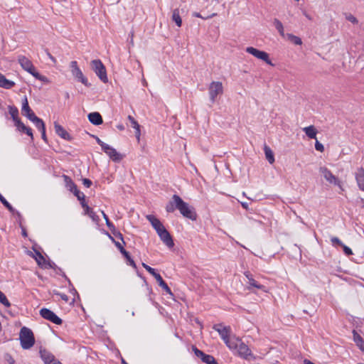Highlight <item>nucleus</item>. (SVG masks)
Returning <instances> with one entry per match:
<instances>
[{
	"label": "nucleus",
	"mask_w": 364,
	"mask_h": 364,
	"mask_svg": "<svg viewBox=\"0 0 364 364\" xmlns=\"http://www.w3.org/2000/svg\"><path fill=\"white\" fill-rule=\"evenodd\" d=\"M19 340L21 348L25 350L30 349L35 344V337L33 331L26 326L22 327L20 330Z\"/></svg>",
	"instance_id": "obj_1"
},
{
	"label": "nucleus",
	"mask_w": 364,
	"mask_h": 364,
	"mask_svg": "<svg viewBox=\"0 0 364 364\" xmlns=\"http://www.w3.org/2000/svg\"><path fill=\"white\" fill-rule=\"evenodd\" d=\"M213 329L218 332L221 338L229 348H237V343L238 342L230 339V333L231 331L230 326H223L221 323H219L214 325Z\"/></svg>",
	"instance_id": "obj_2"
},
{
	"label": "nucleus",
	"mask_w": 364,
	"mask_h": 364,
	"mask_svg": "<svg viewBox=\"0 0 364 364\" xmlns=\"http://www.w3.org/2000/svg\"><path fill=\"white\" fill-rule=\"evenodd\" d=\"M91 68L95 74L98 76L101 81L104 83L108 82L107 75V71L105 66L103 65L102 61L99 59L93 60L90 63Z\"/></svg>",
	"instance_id": "obj_3"
},
{
	"label": "nucleus",
	"mask_w": 364,
	"mask_h": 364,
	"mask_svg": "<svg viewBox=\"0 0 364 364\" xmlns=\"http://www.w3.org/2000/svg\"><path fill=\"white\" fill-rule=\"evenodd\" d=\"M143 267L150 273L156 280L159 287H161L167 294L172 295V291L168 284L164 282L162 277L156 272V269L142 262Z\"/></svg>",
	"instance_id": "obj_4"
},
{
	"label": "nucleus",
	"mask_w": 364,
	"mask_h": 364,
	"mask_svg": "<svg viewBox=\"0 0 364 364\" xmlns=\"http://www.w3.org/2000/svg\"><path fill=\"white\" fill-rule=\"evenodd\" d=\"M70 67L73 76L79 82H82L85 86L90 87L91 84L88 82L86 77L84 76L82 72L79 68L77 61L70 62Z\"/></svg>",
	"instance_id": "obj_5"
},
{
	"label": "nucleus",
	"mask_w": 364,
	"mask_h": 364,
	"mask_svg": "<svg viewBox=\"0 0 364 364\" xmlns=\"http://www.w3.org/2000/svg\"><path fill=\"white\" fill-rule=\"evenodd\" d=\"M234 341L238 342L237 343V348H234L237 350V354L241 358L245 360H255V357L252 354L251 350L249 347L245 344L239 338L234 339Z\"/></svg>",
	"instance_id": "obj_6"
},
{
	"label": "nucleus",
	"mask_w": 364,
	"mask_h": 364,
	"mask_svg": "<svg viewBox=\"0 0 364 364\" xmlns=\"http://www.w3.org/2000/svg\"><path fill=\"white\" fill-rule=\"evenodd\" d=\"M180 213L186 218H188L191 220H196L197 219V213L195 211L193 207H191L188 203L185 202L184 200L181 203L180 208H178Z\"/></svg>",
	"instance_id": "obj_7"
},
{
	"label": "nucleus",
	"mask_w": 364,
	"mask_h": 364,
	"mask_svg": "<svg viewBox=\"0 0 364 364\" xmlns=\"http://www.w3.org/2000/svg\"><path fill=\"white\" fill-rule=\"evenodd\" d=\"M246 52L252 55L255 58L264 61L267 64L274 66V65L272 63L269 59V54L263 50H259L254 47H247Z\"/></svg>",
	"instance_id": "obj_8"
},
{
	"label": "nucleus",
	"mask_w": 364,
	"mask_h": 364,
	"mask_svg": "<svg viewBox=\"0 0 364 364\" xmlns=\"http://www.w3.org/2000/svg\"><path fill=\"white\" fill-rule=\"evenodd\" d=\"M40 315L44 319H46L56 325H61L63 323V320L58 317L53 311L48 309H41L40 310Z\"/></svg>",
	"instance_id": "obj_9"
},
{
	"label": "nucleus",
	"mask_w": 364,
	"mask_h": 364,
	"mask_svg": "<svg viewBox=\"0 0 364 364\" xmlns=\"http://www.w3.org/2000/svg\"><path fill=\"white\" fill-rule=\"evenodd\" d=\"M209 96L210 101L213 103L218 95L223 92V87L221 82H212L209 86Z\"/></svg>",
	"instance_id": "obj_10"
},
{
	"label": "nucleus",
	"mask_w": 364,
	"mask_h": 364,
	"mask_svg": "<svg viewBox=\"0 0 364 364\" xmlns=\"http://www.w3.org/2000/svg\"><path fill=\"white\" fill-rule=\"evenodd\" d=\"M319 172L328 183L338 186L341 188L342 186L341 181L328 168L325 166L320 167Z\"/></svg>",
	"instance_id": "obj_11"
},
{
	"label": "nucleus",
	"mask_w": 364,
	"mask_h": 364,
	"mask_svg": "<svg viewBox=\"0 0 364 364\" xmlns=\"http://www.w3.org/2000/svg\"><path fill=\"white\" fill-rule=\"evenodd\" d=\"M183 200L176 194L173 195L171 199L166 205L167 213H173L176 210H178Z\"/></svg>",
	"instance_id": "obj_12"
},
{
	"label": "nucleus",
	"mask_w": 364,
	"mask_h": 364,
	"mask_svg": "<svg viewBox=\"0 0 364 364\" xmlns=\"http://www.w3.org/2000/svg\"><path fill=\"white\" fill-rule=\"evenodd\" d=\"M193 350L194 351L195 355L200 358L203 363L207 364H218L213 355L205 354L195 346L193 347Z\"/></svg>",
	"instance_id": "obj_13"
},
{
	"label": "nucleus",
	"mask_w": 364,
	"mask_h": 364,
	"mask_svg": "<svg viewBox=\"0 0 364 364\" xmlns=\"http://www.w3.org/2000/svg\"><path fill=\"white\" fill-rule=\"evenodd\" d=\"M103 151L107 154L109 158L115 162H119L122 159L123 156L119 153L115 149L110 146L109 145L107 144L105 146L103 147Z\"/></svg>",
	"instance_id": "obj_14"
},
{
	"label": "nucleus",
	"mask_w": 364,
	"mask_h": 364,
	"mask_svg": "<svg viewBox=\"0 0 364 364\" xmlns=\"http://www.w3.org/2000/svg\"><path fill=\"white\" fill-rule=\"evenodd\" d=\"M245 276L248 279V284L247 289L249 290H251L252 287L257 288V289H260L264 292L267 291V288L265 286L260 284L258 283L252 277V274L250 272H245Z\"/></svg>",
	"instance_id": "obj_15"
},
{
	"label": "nucleus",
	"mask_w": 364,
	"mask_h": 364,
	"mask_svg": "<svg viewBox=\"0 0 364 364\" xmlns=\"http://www.w3.org/2000/svg\"><path fill=\"white\" fill-rule=\"evenodd\" d=\"M21 113L23 115L26 116L29 120H31V119H33L34 117H36L35 113L29 107L26 96H24L22 100Z\"/></svg>",
	"instance_id": "obj_16"
},
{
	"label": "nucleus",
	"mask_w": 364,
	"mask_h": 364,
	"mask_svg": "<svg viewBox=\"0 0 364 364\" xmlns=\"http://www.w3.org/2000/svg\"><path fill=\"white\" fill-rule=\"evenodd\" d=\"M160 239L163 241V242L169 248H171L174 246V242L173 238L168 231L164 228L158 233Z\"/></svg>",
	"instance_id": "obj_17"
},
{
	"label": "nucleus",
	"mask_w": 364,
	"mask_h": 364,
	"mask_svg": "<svg viewBox=\"0 0 364 364\" xmlns=\"http://www.w3.org/2000/svg\"><path fill=\"white\" fill-rule=\"evenodd\" d=\"M146 218L151 224L152 227L156 231L157 234L165 228L161 222L153 215H147Z\"/></svg>",
	"instance_id": "obj_18"
},
{
	"label": "nucleus",
	"mask_w": 364,
	"mask_h": 364,
	"mask_svg": "<svg viewBox=\"0 0 364 364\" xmlns=\"http://www.w3.org/2000/svg\"><path fill=\"white\" fill-rule=\"evenodd\" d=\"M18 61L20 63L21 68L28 73L33 70L34 65H33L32 62L26 56L19 55L18 58Z\"/></svg>",
	"instance_id": "obj_19"
},
{
	"label": "nucleus",
	"mask_w": 364,
	"mask_h": 364,
	"mask_svg": "<svg viewBox=\"0 0 364 364\" xmlns=\"http://www.w3.org/2000/svg\"><path fill=\"white\" fill-rule=\"evenodd\" d=\"M54 129L55 133L61 138L68 141H70L72 139V136L70 135V134L57 122H54Z\"/></svg>",
	"instance_id": "obj_20"
},
{
	"label": "nucleus",
	"mask_w": 364,
	"mask_h": 364,
	"mask_svg": "<svg viewBox=\"0 0 364 364\" xmlns=\"http://www.w3.org/2000/svg\"><path fill=\"white\" fill-rule=\"evenodd\" d=\"M89 121L94 125H100L103 123V119L99 112H91L87 116Z\"/></svg>",
	"instance_id": "obj_21"
},
{
	"label": "nucleus",
	"mask_w": 364,
	"mask_h": 364,
	"mask_svg": "<svg viewBox=\"0 0 364 364\" xmlns=\"http://www.w3.org/2000/svg\"><path fill=\"white\" fill-rule=\"evenodd\" d=\"M355 179L358 188L364 191V169L360 168L355 173Z\"/></svg>",
	"instance_id": "obj_22"
},
{
	"label": "nucleus",
	"mask_w": 364,
	"mask_h": 364,
	"mask_svg": "<svg viewBox=\"0 0 364 364\" xmlns=\"http://www.w3.org/2000/svg\"><path fill=\"white\" fill-rule=\"evenodd\" d=\"M15 85V82L14 81L9 80L6 78V77L0 73V87L4 89H11Z\"/></svg>",
	"instance_id": "obj_23"
},
{
	"label": "nucleus",
	"mask_w": 364,
	"mask_h": 364,
	"mask_svg": "<svg viewBox=\"0 0 364 364\" xmlns=\"http://www.w3.org/2000/svg\"><path fill=\"white\" fill-rule=\"evenodd\" d=\"M63 178L65 183V187L67 188L68 190L73 193L75 190L77 189L76 184L73 182L70 177H69L67 175H63Z\"/></svg>",
	"instance_id": "obj_24"
},
{
	"label": "nucleus",
	"mask_w": 364,
	"mask_h": 364,
	"mask_svg": "<svg viewBox=\"0 0 364 364\" xmlns=\"http://www.w3.org/2000/svg\"><path fill=\"white\" fill-rule=\"evenodd\" d=\"M353 340L356 345L359 347V348L364 351V340L363 338L359 335V333L355 331H353Z\"/></svg>",
	"instance_id": "obj_25"
},
{
	"label": "nucleus",
	"mask_w": 364,
	"mask_h": 364,
	"mask_svg": "<svg viewBox=\"0 0 364 364\" xmlns=\"http://www.w3.org/2000/svg\"><path fill=\"white\" fill-rule=\"evenodd\" d=\"M9 113L11 115V117L12 118L14 124L16 123L17 121L21 119L18 117V109L17 107L13 105H9L8 106Z\"/></svg>",
	"instance_id": "obj_26"
},
{
	"label": "nucleus",
	"mask_w": 364,
	"mask_h": 364,
	"mask_svg": "<svg viewBox=\"0 0 364 364\" xmlns=\"http://www.w3.org/2000/svg\"><path fill=\"white\" fill-rule=\"evenodd\" d=\"M303 130L309 138L316 139L317 130L313 125L304 127Z\"/></svg>",
	"instance_id": "obj_27"
},
{
	"label": "nucleus",
	"mask_w": 364,
	"mask_h": 364,
	"mask_svg": "<svg viewBox=\"0 0 364 364\" xmlns=\"http://www.w3.org/2000/svg\"><path fill=\"white\" fill-rule=\"evenodd\" d=\"M128 119L131 123V126L135 129V135L136 137L139 139L140 136V126L138 122L135 120V119L131 115L128 116Z\"/></svg>",
	"instance_id": "obj_28"
},
{
	"label": "nucleus",
	"mask_w": 364,
	"mask_h": 364,
	"mask_svg": "<svg viewBox=\"0 0 364 364\" xmlns=\"http://www.w3.org/2000/svg\"><path fill=\"white\" fill-rule=\"evenodd\" d=\"M171 19L176 23L177 26L181 27L182 25V19L180 16V11L178 9H175L172 12Z\"/></svg>",
	"instance_id": "obj_29"
},
{
	"label": "nucleus",
	"mask_w": 364,
	"mask_h": 364,
	"mask_svg": "<svg viewBox=\"0 0 364 364\" xmlns=\"http://www.w3.org/2000/svg\"><path fill=\"white\" fill-rule=\"evenodd\" d=\"M264 151L267 160L269 164H272L274 162V156L272 149L267 145H264Z\"/></svg>",
	"instance_id": "obj_30"
},
{
	"label": "nucleus",
	"mask_w": 364,
	"mask_h": 364,
	"mask_svg": "<svg viewBox=\"0 0 364 364\" xmlns=\"http://www.w3.org/2000/svg\"><path fill=\"white\" fill-rule=\"evenodd\" d=\"M33 250L36 255V257H35V259H36L37 264L39 266H43V264H45L46 263V259L44 258V257L42 255V254L38 250H37L36 249H33Z\"/></svg>",
	"instance_id": "obj_31"
},
{
	"label": "nucleus",
	"mask_w": 364,
	"mask_h": 364,
	"mask_svg": "<svg viewBox=\"0 0 364 364\" xmlns=\"http://www.w3.org/2000/svg\"><path fill=\"white\" fill-rule=\"evenodd\" d=\"M273 23H274V26H275L276 29L279 33V34L282 37H284L285 34H284V27H283L282 23L279 19L274 18Z\"/></svg>",
	"instance_id": "obj_32"
},
{
	"label": "nucleus",
	"mask_w": 364,
	"mask_h": 364,
	"mask_svg": "<svg viewBox=\"0 0 364 364\" xmlns=\"http://www.w3.org/2000/svg\"><path fill=\"white\" fill-rule=\"evenodd\" d=\"M29 73L31 75H32L37 80H39L44 82H48V80L46 76L41 75L38 72H37L36 70L35 67L33 68V70H31V72H29Z\"/></svg>",
	"instance_id": "obj_33"
},
{
	"label": "nucleus",
	"mask_w": 364,
	"mask_h": 364,
	"mask_svg": "<svg viewBox=\"0 0 364 364\" xmlns=\"http://www.w3.org/2000/svg\"><path fill=\"white\" fill-rule=\"evenodd\" d=\"M0 201L9 210V211L10 213H14L17 212L1 193H0Z\"/></svg>",
	"instance_id": "obj_34"
},
{
	"label": "nucleus",
	"mask_w": 364,
	"mask_h": 364,
	"mask_svg": "<svg viewBox=\"0 0 364 364\" xmlns=\"http://www.w3.org/2000/svg\"><path fill=\"white\" fill-rule=\"evenodd\" d=\"M286 36H287L288 40H289L294 44L297 45V46H300L302 44V41L299 37L296 36L291 33H287Z\"/></svg>",
	"instance_id": "obj_35"
},
{
	"label": "nucleus",
	"mask_w": 364,
	"mask_h": 364,
	"mask_svg": "<svg viewBox=\"0 0 364 364\" xmlns=\"http://www.w3.org/2000/svg\"><path fill=\"white\" fill-rule=\"evenodd\" d=\"M36 126L38 129H43L45 123L44 122L37 116L31 120Z\"/></svg>",
	"instance_id": "obj_36"
},
{
	"label": "nucleus",
	"mask_w": 364,
	"mask_h": 364,
	"mask_svg": "<svg viewBox=\"0 0 364 364\" xmlns=\"http://www.w3.org/2000/svg\"><path fill=\"white\" fill-rule=\"evenodd\" d=\"M122 255L124 257V258L127 259V264L132 266V267H134V269H136L137 267H136V264L135 263V262L133 260V259L131 257L129 253L126 251L125 252V254H122Z\"/></svg>",
	"instance_id": "obj_37"
},
{
	"label": "nucleus",
	"mask_w": 364,
	"mask_h": 364,
	"mask_svg": "<svg viewBox=\"0 0 364 364\" xmlns=\"http://www.w3.org/2000/svg\"><path fill=\"white\" fill-rule=\"evenodd\" d=\"M14 125L16 127V129L21 133H23L28 127L21 122V119L17 121L16 123L14 124Z\"/></svg>",
	"instance_id": "obj_38"
},
{
	"label": "nucleus",
	"mask_w": 364,
	"mask_h": 364,
	"mask_svg": "<svg viewBox=\"0 0 364 364\" xmlns=\"http://www.w3.org/2000/svg\"><path fill=\"white\" fill-rule=\"evenodd\" d=\"M0 303L6 307H9L11 306L10 302L1 291H0Z\"/></svg>",
	"instance_id": "obj_39"
},
{
	"label": "nucleus",
	"mask_w": 364,
	"mask_h": 364,
	"mask_svg": "<svg viewBox=\"0 0 364 364\" xmlns=\"http://www.w3.org/2000/svg\"><path fill=\"white\" fill-rule=\"evenodd\" d=\"M346 18L353 24H357L358 23V19L350 14H346Z\"/></svg>",
	"instance_id": "obj_40"
},
{
	"label": "nucleus",
	"mask_w": 364,
	"mask_h": 364,
	"mask_svg": "<svg viewBox=\"0 0 364 364\" xmlns=\"http://www.w3.org/2000/svg\"><path fill=\"white\" fill-rule=\"evenodd\" d=\"M114 243L115 245V246L118 248V250H119V252L122 254H125V252L127 251L123 245L118 241H114Z\"/></svg>",
	"instance_id": "obj_41"
},
{
	"label": "nucleus",
	"mask_w": 364,
	"mask_h": 364,
	"mask_svg": "<svg viewBox=\"0 0 364 364\" xmlns=\"http://www.w3.org/2000/svg\"><path fill=\"white\" fill-rule=\"evenodd\" d=\"M73 194L75 195V196L77 197L78 200H80L83 199V198H85V196L84 195V193L80 192L78 189L75 190L73 192Z\"/></svg>",
	"instance_id": "obj_42"
},
{
	"label": "nucleus",
	"mask_w": 364,
	"mask_h": 364,
	"mask_svg": "<svg viewBox=\"0 0 364 364\" xmlns=\"http://www.w3.org/2000/svg\"><path fill=\"white\" fill-rule=\"evenodd\" d=\"M16 214H17V215H18V217L19 218V220H21V215L20 214V213L19 212H16ZM19 223H20V227L21 228V230H22V235L23 237H27L28 235H27L26 230L25 229L24 227H23L21 225V221H19Z\"/></svg>",
	"instance_id": "obj_43"
},
{
	"label": "nucleus",
	"mask_w": 364,
	"mask_h": 364,
	"mask_svg": "<svg viewBox=\"0 0 364 364\" xmlns=\"http://www.w3.org/2000/svg\"><path fill=\"white\" fill-rule=\"evenodd\" d=\"M331 241L333 245H337L341 247L343 245V243L337 237H331Z\"/></svg>",
	"instance_id": "obj_44"
},
{
	"label": "nucleus",
	"mask_w": 364,
	"mask_h": 364,
	"mask_svg": "<svg viewBox=\"0 0 364 364\" xmlns=\"http://www.w3.org/2000/svg\"><path fill=\"white\" fill-rule=\"evenodd\" d=\"M341 247H343V252L346 255L350 256V255H353V252L350 247H347L344 244Z\"/></svg>",
	"instance_id": "obj_45"
},
{
	"label": "nucleus",
	"mask_w": 364,
	"mask_h": 364,
	"mask_svg": "<svg viewBox=\"0 0 364 364\" xmlns=\"http://www.w3.org/2000/svg\"><path fill=\"white\" fill-rule=\"evenodd\" d=\"M315 149L321 152H323L324 151L323 145L321 143H320L318 140L316 141Z\"/></svg>",
	"instance_id": "obj_46"
},
{
	"label": "nucleus",
	"mask_w": 364,
	"mask_h": 364,
	"mask_svg": "<svg viewBox=\"0 0 364 364\" xmlns=\"http://www.w3.org/2000/svg\"><path fill=\"white\" fill-rule=\"evenodd\" d=\"M114 236L116 237L117 239L120 240L123 245H126L124 240V237H123V235L122 234L119 232V231H117L113 233Z\"/></svg>",
	"instance_id": "obj_47"
},
{
	"label": "nucleus",
	"mask_w": 364,
	"mask_h": 364,
	"mask_svg": "<svg viewBox=\"0 0 364 364\" xmlns=\"http://www.w3.org/2000/svg\"><path fill=\"white\" fill-rule=\"evenodd\" d=\"M88 215L95 223H97L100 220L99 216L94 211H92Z\"/></svg>",
	"instance_id": "obj_48"
},
{
	"label": "nucleus",
	"mask_w": 364,
	"mask_h": 364,
	"mask_svg": "<svg viewBox=\"0 0 364 364\" xmlns=\"http://www.w3.org/2000/svg\"><path fill=\"white\" fill-rule=\"evenodd\" d=\"M92 137L95 139L97 143L102 147V149L107 145V144L103 142L98 136L92 135Z\"/></svg>",
	"instance_id": "obj_49"
},
{
	"label": "nucleus",
	"mask_w": 364,
	"mask_h": 364,
	"mask_svg": "<svg viewBox=\"0 0 364 364\" xmlns=\"http://www.w3.org/2000/svg\"><path fill=\"white\" fill-rule=\"evenodd\" d=\"M82 183L83 185L87 187V188H90L92 184V182L91 180L88 179V178H83L82 179Z\"/></svg>",
	"instance_id": "obj_50"
},
{
	"label": "nucleus",
	"mask_w": 364,
	"mask_h": 364,
	"mask_svg": "<svg viewBox=\"0 0 364 364\" xmlns=\"http://www.w3.org/2000/svg\"><path fill=\"white\" fill-rule=\"evenodd\" d=\"M23 133H25V134H26L28 136H29L31 137V140H33V132H32L31 128H30V127H28L26 128V131H24V132H23Z\"/></svg>",
	"instance_id": "obj_51"
},
{
	"label": "nucleus",
	"mask_w": 364,
	"mask_h": 364,
	"mask_svg": "<svg viewBox=\"0 0 364 364\" xmlns=\"http://www.w3.org/2000/svg\"><path fill=\"white\" fill-rule=\"evenodd\" d=\"M55 295H58L60 296V298L65 301V302H68V296L65 294H62V293H59V292H55L54 293Z\"/></svg>",
	"instance_id": "obj_52"
},
{
	"label": "nucleus",
	"mask_w": 364,
	"mask_h": 364,
	"mask_svg": "<svg viewBox=\"0 0 364 364\" xmlns=\"http://www.w3.org/2000/svg\"><path fill=\"white\" fill-rule=\"evenodd\" d=\"M215 15V14H212L211 16H208V17H203V16H202L200 15V13H198V12H194V13L193 14V16H194V17H197V18H203V19H206V18H210V17H212V16H214Z\"/></svg>",
	"instance_id": "obj_53"
},
{
	"label": "nucleus",
	"mask_w": 364,
	"mask_h": 364,
	"mask_svg": "<svg viewBox=\"0 0 364 364\" xmlns=\"http://www.w3.org/2000/svg\"><path fill=\"white\" fill-rule=\"evenodd\" d=\"M102 216L106 222V225L108 227L110 224H112V223L110 222V220H109V218L108 216L105 213L104 211H102Z\"/></svg>",
	"instance_id": "obj_54"
},
{
	"label": "nucleus",
	"mask_w": 364,
	"mask_h": 364,
	"mask_svg": "<svg viewBox=\"0 0 364 364\" xmlns=\"http://www.w3.org/2000/svg\"><path fill=\"white\" fill-rule=\"evenodd\" d=\"M6 360H7V362L9 363V364H14L15 363V360L14 359L12 358V356L9 354H6Z\"/></svg>",
	"instance_id": "obj_55"
},
{
	"label": "nucleus",
	"mask_w": 364,
	"mask_h": 364,
	"mask_svg": "<svg viewBox=\"0 0 364 364\" xmlns=\"http://www.w3.org/2000/svg\"><path fill=\"white\" fill-rule=\"evenodd\" d=\"M84 210H85V213L87 214V215H89L92 211H93V210L90 208L88 206V205H87L85 208H84Z\"/></svg>",
	"instance_id": "obj_56"
},
{
	"label": "nucleus",
	"mask_w": 364,
	"mask_h": 364,
	"mask_svg": "<svg viewBox=\"0 0 364 364\" xmlns=\"http://www.w3.org/2000/svg\"><path fill=\"white\" fill-rule=\"evenodd\" d=\"M109 229L110 230V231L112 232V233L113 234L114 232H117V230H116L115 228V226L113 225V223L110 224L109 226H108Z\"/></svg>",
	"instance_id": "obj_57"
},
{
	"label": "nucleus",
	"mask_w": 364,
	"mask_h": 364,
	"mask_svg": "<svg viewBox=\"0 0 364 364\" xmlns=\"http://www.w3.org/2000/svg\"><path fill=\"white\" fill-rule=\"evenodd\" d=\"M47 55L48 58L53 61V63H56L55 58L47 50L46 51Z\"/></svg>",
	"instance_id": "obj_58"
},
{
	"label": "nucleus",
	"mask_w": 364,
	"mask_h": 364,
	"mask_svg": "<svg viewBox=\"0 0 364 364\" xmlns=\"http://www.w3.org/2000/svg\"><path fill=\"white\" fill-rule=\"evenodd\" d=\"M129 38H130V41H129V43L132 45V46H134V32L132 31L129 34Z\"/></svg>",
	"instance_id": "obj_59"
},
{
	"label": "nucleus",
	"mask_w": 364,
	"mask_h": 364,
	"mask_svg": "<svg viewBox=\"0 0 364 364\" xmlns=\"http://www.w3.org/2000/svg\"><path fill=\"white\" fill-rule=\"evenodd\" d=\"M80 204L83 208L87 205V203L85 202V198H83V199L80 200Z\"/></svg>",
	"instance_id": "obj_60"
},
{
	"label": "nucleus",
	"mask_w": 364,
	"mask_h": 364,
	"mask_svg": "<svg viewBox=\"0 0 364 364\" xmlns=\"http://www.w3.org/2000/svg\"><path fill=\"white\" fill-rule=\"evenodd\" d=\"M41 137L43 139V140L45 141V142H48V139H47V136H46V132L41 134Z\"/></svg>",
	"instance_id": "obj_61"
},
{
	"label": "nucleus",
	"mask_w": 364,
	"mask_h": 364,
	"mask_svg": "<svg viewBox=\"0 0 364 364\" xmlns=\"http://www.w3.org/2000/svg\"><path fill=\"white\" fill-rule=\"evenodd\" d=\"M241 205L242 206L243 208L247 210L248 209V203H246V202H242L241 203Z\"/></svg>",
	"instance_id": "obj_62"
},
{
	"label": "nucleus",
	"mask_w": 364,
	"mask_h": 364,
	"mask_svg": "<svg viewBox=\"0 0 364 364\" xmlns=\"http://www.w3.org/2000/svg\"><path fill=\"white\" fill-rule=\"evenodd\" d=\"M107 235L109 237V238L114 242V241H116L114 238L108 232H106Z\"/></svg>",
	"instance_id": "obj_63"
},
{
	"label": "nucleus",
	"mask_w": 364,
	"mask_h": 364,
	"mask_svg": "<svg viewBox=\"0 0 364 364\" xmlns=\"http://www.w3.org/2000/svg\"><path fill=\"white\" fill-rule=\"evenodd\" d=\"M304 364H315V363H314L313 362H311V360H309L308 359H305L304 360Z\"/></svg>",
	"instance_id": "obj_64"
}]
</instances>
